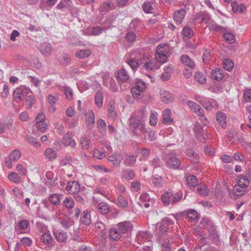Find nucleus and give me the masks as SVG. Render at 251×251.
Returning <instances> with one entry per match:
<instances>
[{"label":"nucleus","instance_id":"nucleus-60","mask_svg":"<svg viewBox=\"0 0 251 251\" xmlns=\"http://www.w3.org/2000/svg\"><path fill=\"white\" fill-rule=\"evenodd\" d=\"M187 104L189 107L195 113L197 112L201 108V107L198 104L194 102L193 101H188Z\"/></svg>","mask_w":251,"mask_h":251},{"label":"nucleus","instance_id":"nucleus-41","mask_svg":"<svg viewBox=\"0 0 251 251\" xmlns=\"http://www.w3.org/2000/svg\"><path fill=\"white\" fill-rule=\"evenodd\" d=\"M195 80L199 83L204 84L206 83V78L205 75L200 72H197L195 74Z\"/></svg>","mask_w":251,"mask_h":251},{"label":"nucleus","instance_id":"nucleus-52","mask_svg":"<svg viewBox=\"0 0 251 251\" xmlns=\"http://www.w3.org/2000/svg\"><path fill=\"white\" fill-rule=\"evenodd\" d=\"M182 34L184 37L189 39L193 36L194 32L190 27L186 26L183 27Z\"/></svg>","mask_w":251,"mask_h":251},{"label":"nucleus","instance_id":"nucleus-15","mask_svg":"<svg viewBox=\"0 0 251 251\" xmlns=\"http://www.w3.org/2000/svg\"><path fill=\"white\" fill-rule=\"evenodd\" d=\"M117 76L118 80L122 82H128L130 80L128 73L124 69H120L117 72Z\"/></svg>","mask_w":251,"mask_h":251},{"label":"nucleus","instance_id":"nucleus-13","mask_svg":"<svg viewBox=\"0 0 251 251\" xmlns=\"http://www.w3.org/2000/svg\"><path fill=\"white\" fill-rule=\"evenodd\" d=\"M216 118L217 122L223 128L225 129L226 127V115L221 111H218L216 113Z\"/></svg>","mask_w":251,"mask_h":251},{"label":"nucleus","instance_id":"nucleus-35","mask_svg":"<svg viewBox=\"0 0 251 251\" xmlns=\"http://www.w3.org/2000/svg\"><path fill=\"white\" fill-rule=\"evenodd\" d=\"M187 155L193 163H197L199 161V157L197 154L192 149L187 150Z\"/></svg>","mask_w":251,"mask_h":251},{"label":"nucleus","instance_id":"nucleus-4","mask_svg":"<svg viewBox=\"0 0 251 251\" xmlns=\"http://www.w3.org/2000/svg\"><path fill=\"white\" fill-rule=\"evenodd\" d=\"M30 92V89L25 87H20L16 88L13 93L14 100L17 102L23 100Z\"/></svg>","mask_w":251,"mask_h":251},{"label":"nucleus","instance_id":"nucleus-58","mask_svg":"<svg viewBox=\"0 0 251 251\" xmlns=\"http://www.w3.org/2000/svg\"><path fill=\"white\" fill-rule=\"evenodd\" d=\"M223 38L226 42L229 43L233 42L235 40V36L230 32L225 33L223 35Z\"/></svg>","mask_w":251,"mask_h":251},{"label":"nucleus","instance_id":"nucleus-59","mask_svg":"<svg viewBox=\"0 0 251 251\" xmlns=\"http://www.w3.org/2000/svg\"><path fill=\"white\" fill-rule=\"evenodd\" d=\"M64 206L67 209H71L74 206V201L71 198H66L63 201Z\"/></svg>","mask_w":251,"mask_h":251},{"label":"nucleus","instance_id":"nucleus-5","mask_svg":"<svg viewBox=\"0 0 251 251\" xmlns=\"http://www.w3.org/2000/svg\"><path fill=\"white\" fill-rule=\"evenodd\" d=\"M66 190L71 194L75 195L80 191L79 184L76 181H69L66 186Z\"/></svg>","mask_w":251,"mask_h":251},{"label":"nucleus","instance_id":"nucleus-8","mask_svg":"<svg viewBox=\"0 0 251 251\" xmlns=\"http://www.w3.org/2000/svg\"><path fill=\"white\" fill-rule=\"evenodd\" d=\"M186 12L184 9H180L176 10L174 14L173 18L176 24H180L183 21L186 15Z\"/></svg>","mask_w":251,"mask_h":251},{"label":"nucleus","instance_id":"nucleus-64","mask_svg":"<svg viewBox=\"0 0 251 251\" xmlns=\"http://www.w3.org/2000/svg\"><path fill=\"white\" fill-rule=\"evenodd\" d=\"M71 59L69 55L64 54L60 59V62L62 65L66 66L71 63Z\"/></svg>","mask_w":251,"mask_h":251},{"label":"nucleus","instance_id":"nucleus-56","mask_svg":"<svg viewBox=\"0 0 251 251\" xmlns=\"http://www.w3.org/2000/svg\"><path fill=\"white\" fill-rule=\"evenodd\" d=\"M223 67L225 70L230 71L233 69L234 63L230 59H225L223 61Z\"/></svg>","mask_w":251,"mask_h":251},{"label":"nucleus","instance_id":"nucleus-43","mask_svg":"<svg viewBox=\"0 0 251 251\" xmlns=\"http://www.w3.org/2000/svg\"><path fill=\"white\" fill-rule=\"evenodd\" d=\"M141 132L143 133L144 136L145 138V139H147L149 141H154L156 139L155 134L154 132L152 130L148 131L145 128V130Z\"/></svg>","mask_w":251,"mask_h":251},{"label":"nucleus","instance_id":"nucleus-18","mask_svg":"<svg viewBox=\"0 0 251 251\" xmlns=\"http://www.w3.org/2000/svg\"><path fill=\"white\" fill-rule=\"evenodd\" d=\"M168 167L172 169H178L180 166V160L175 157H170L167 160Z\"/></svg>","mask_w":251,"mask_h":251},{"label":"nucleus","instance_id":"nucleus-17","mask_svg":"<svg viewBox=\"0 0 251 251\" xmlns=\"http://www.w3.org/2000/svg\"><path fill=\"white\" fill-rule=\"evenodd\" d=\"M114 9V4L110 1H106L100 6L99 11L100 12L106 13L110 10Z\"/></svg>","mask_w":251,"mask_h":251},{"label":"nucleus","instance_id":"nucleus-26","mask_svg":"<svg viewBox=\"0 0 251 251\" xmlns=\"http://www.w3.org/2000/svg\"><path fill=\"white\" fill-rule=\"evenodd\" d=\"M208 29L211 31H214L218 32H223L226 30V27L219 25L214 22H211L209 24Z\"/></svg>","mask_w":251,"mask_h":251},{"label":"nucleus","instance_id":"nucleus-46","mask_svg":"<svg viewBox=\"0 0 251 251\" xmlns=\"http://www.w3.org/2000/svg\"><path fill=\"white\" fill-rule=\"evenodd\" d=\"M136 157L134 155H127L126 157L125 164L126 166H132L135 163Z\"/></svg>","mask_w":251,"mask_h":251},{"label":"nucleus","instance_id":"nucleus-31","mask_svg":"<svg viewBox=\"0 0 251 251\" xmlns=\"http://www.w3.org/2000/svg\"><path fill=\"white\" fill-rule=\"evenodd\" d=\"M103 95L101 91H98L95 97V103L100 108L103 105Z\"/></svg>","mask_w":251,"mask_h":251},{"label":"nucleus","instance_id":"nucleus-6","mask_svg":"<svg viewBox=\"0 0 251 251\" xmlns=\"http://www.w3.org/2000/svg\"><path fill=\"white\" fill-rule=\"evenodd\" d=\"M155 4V0H146L142 4V9L146 13H153Z\"/></svg>","mask_w":251,"mask_h":251},{"label":"nucleus","instance_id":"nucleus-48","mask_svg":"<svg viewBox=\"0 0 251 251\" xmlns=\"http://www.w3.org/2000/svg\"><path fill=\"white\" fill-rule=\"evenodd\" d=\"M35 101V98L33 95L28 96L25 99V106L27 109H31Z\"/></svg>","mask_w":251,"mask_h":251},{"label":"nucleus","instance_id":"nucleus-61","mask_svg":"<svg viewBox=\"0 0 251 251\" xmlns=\"http://www.w3.org/2000/svg\"><path fill=\"white\" fill-rule=\"evenodd\" d=\"M182 198V193H176L174 194H173V197H172V204H175L176 203L179 201L181 200Z\"/></svg>","mask_w":251,"mask_h":251},{"label":"nucleus","instance_id":"nucleus-39","mask_svg":"<svg viewBox=\"0 0 251 251\" xmlns=\"http://www.w3.org/2000/svg\"><path fill=\"white\" fill-rule=\"evenodd\" d=\"M41 239L46 245H49L52 243L53 238L49 231L45 232L41 236Z\"/></svg>","mask_w":251,"mask_h":251},{"label":"nucleus","instance_id":"nucleus-25","mask_svg":"<svg viewBox=\"0 0 251 251\" xmlns=\"http://www.w3.org/2000/svg\"><path fill=\"white\" fill-rule=\"evenodd\" d=\"M173 193L172 192H166L161 195L162 201L165 206H168L172 204V197Z\"/></svg>","mask_w":251,"mask_h":251},{"label":"nucleus","instance_id":"nucleus-42","mask_svg":"<svg viewBox=\"0 0 251 251\" xmlns=\"http://www.w3.org/2000/svg\"><path fill=\"white\" fill-rule=\"evenodd\" d=\"M158 113L154 110L151 111L149 124L151 126H155L158 122Z\"/></svg>","mask_w":251,"mask_h":251},{"label":"nucleus","instance_id":"nucleus-53","mask_svg":"<svg viewBox=\"0 0 251 251\" xmlns=\"http://www.w3.org/2000/svg\"><path fill=\"white\" fill-rule=\"evenodd\" d=\"M117 203L118 205L124 208L127 207L128 205L127 200L122 195H120L118 197Z\"/></svg>","mask_w":251,"mask_h":251},{"label":"nucleus","instance_id":"nucleus-9","mask_svg":"<svg viewBox=\"0 0 251 251\" xmlns=\"http://www.w3.org/2000/svg\"><path fill=\"white\" fill-rule=\"evenodd\" d=\"M168 229V227L165 225L157 224L154 231L155 235L160 239L167 234Z\"/></svg>","mask_w":251,"mask_h":251},{"label":"nucleus","instance_id":"nucleus-47","mask_svg":"<svg viewBox=\"0 0 251 251\" xmlns=\"http://www.w3.org/2000/svg\"><path fill=\"white\" fill-rule=\"evenodd\" d=\"M170 55L167 54H161L159 53H156L155 54V59L156 60L160 63H164L168 60V57Z\"/></svg>","mask_w":251,"mask_h":251},{"label":"nucleus","instance_id":"nucleus-57","mask_svg":"<svg viewBox=\"0 0 251 251\" xmlns=\"http://www.w3.org/2000/svg\"><path fill=\"white\" fill-rule=\"evenodd\" d=\"M16 170L18 172V174L21 176H25L27 175L26 168L21 164H18L16 165Z\"/></svg>","mask_w":251,"mask_h":251},{"label":"nucleus","instance_id":"nucleus-44","mask_svg":"<svg viewBox=\"0 0 251 251\" xmlns=\"http://www.w3.org/2000/svg\"><path fill=\"white\" fill-rule=\"evenodd\" d=\"M197 189L199 194L201 196H206L208 195V190L206 186L204 184H199Z\"/></svg>","mask_w":251,"mask_h":251},{"label":"nucleus","instance_id":"nucleus-27","mask_svg":"<svg viewBox=\"0 0 251 251\" xmlns=\"http://www.w3.org/2000/svg\"><path fill=\"white\" fill-rule=\"evenodd\" d=\"M44 154L46 158L50 161H52L57 157L56 151L51 148H48L46 149Z\"/></svg>","mask_w":251,"mask_h":251},{"label":"nucleus","instance_id":"nucleus-24","mask_svg":"<svg viewBox=\"0 0 251 251\" xmlns=\"http://www.w3.org/2000/svg\"><path fill=\"white\" fill-rule=\"evenodd\" d=\"M81 223L85 225H89L91 223L90 214L88 211H84L81 214L80 216Z\"/></svg>","mask_w":251,"mask_h":251},{"label":"nucleus","instance_id":"nucleus-19","mask_svg":"<svg viewBox=\"0 0 251 251\" xmlns=\"http://www.w3.org/2000/svg\"><path fill=\"white\" fill-rule=\"evenodd\" d=\"M203 107L208 110H211L213 108L218 107L217 101L214 99H205L201 104Z\"/></svg>","mask_w":251,"mask_h":251},{"label":"nucleus","instance_id":"nucleus-14","mask_svg":"<svg viewBox=\"0 0 251 251\" xmlns=\"http://www.w3.org/2000/svg\"><path fill=\"white\" fill-rule=\"evenodd\" d=\"M160 98L163 102L169 103L174 100V97L172 94L167 90H162L160 92Z\"/></svg>","mask_w":251,"mask_h":251},{"label":"nucleus","instance_id":"nucleus-23","mask_svg":"<svg viewBox=\"0 0 251 251\" xmlns=\"http://www.w3.org/2000/svg\"><path fill=\"white\" fill-rule=\"evenodd\" d=\"M98 211L102 215H107L109 212V206L105 202H100L97 205Z\"/></svg>","mask_w":251,"mask_h":251},{"label":"nucleus","instance_id":"nucleus-37","mask_svg":"<svg viewBox=\"0 0 251 251\" xmlns=\"http://www.w3.org/2000/svg\"><path fill=\"white\" fill-rule=\"evenodd\" d=\"M109 236L110 240L117 241L121 238V233L117 229L114 228L109 230Z\"/></svg>","mask_w":251,"mask_h":251},{"label":"nucleus","instance_id":"nucleus-21","mask_svg":"<svg viewBox=\"0 0 251 251\" xmlns=\"http://www.w3.org/2000/svg\"><path fill=\"white\" fill-rule=\"evenodd\" d=\"M39 50L42 54L46 55H50L52 51L50 45L46 42H44L40 45Z\"/></svg>","mask_w":251,"mask_h":251},{"label":"nucleus","instance_id":"nucleus-11","mask_svg":"<svg viewBox=\"0 0 251 251\" xmlns=\"http://www.w3.org/2000/svg\"><path fill=\"white\" fill-rule=\"evenodd\" d=\"M117 226L121 233H125L131 230L133 228L132 224L128 221H124L117 224Z\"/></svg>","mask_w":251,"mask_h":251},{"label":"nucleus","instance_id":"nucleus-50","mask_svg":"<svg viewBox=\"0 0 251 251\" xmlns=\"http://www.w3.org/2000/svg\"><path fill=\"white\" fill-rule=\"evenodd\" d=\"M187 217L192 222L198 219V215L197 212L194 209H189L187 213Z\"/></svg>","mask_w":251,"mask_h":251},{"label":"nucleus","instance_id":"nucleus-2","mask_svg":"<svg viewBox=\"0 0 251 251\" xmlns=\"http://www.w3.org/2000/svg\"><path fill=\"white\" fill-rule=\"evenodd\" d=\"M127 63L133 71H136L139 66L148 71L158 68V66L151 61V56L148 54H144L140 61L135 59H130L127 61Z\"/></svg>","mask_w":251,"mask_h":251},{"label":"nucleus","instance_id":"nucleus-12","mask_svg":"<svg viewBox=\"0 0 251 251\" xmlns=\"http://www.w3.org/2000/svg\"><path fill=\"white\" fill-rule=\"evenodd\" d=\"M172 111L170 109H165L162 114V123L166 125H172L174 123V120L171 118Z\"/></svg>","mask_w":251,"mask_h":251},{"label":"nucleus","instance_id":"nucleus-10","mask_svg":"<svg viewBox=\"0 0 251 251\" xmlns=\"http://www.w3.org/2000/svg\"><path fill=\"white\" fill-rule=\"evenodd\" d=\"M72 133L70 132H68L64 136L62 140V144L65 146H71L73 148H75L76 146V143L74 139H72Z\"/></svg>","mask_w":251,"mask_h":251},{"label":"nucleus","instance_id":"nucleus-32","mask_svg":"<svg viewBox=\"0 0 251 251\" xmlns=\"http://www.w3.org/2000/svg\"><path fill=\"white\" fill-rule=\"evenodd\" d=\"M54 235L58 242H63L67 240V236L66 232L61 230L54 232Z\"/></svg>","mask_w":251,"mask_h":251},{"label":"nucleus","instance_id":"nucleus-28","mask_svg":"<svg viewBox=\"0 0 251 251\" xmlns=\"http://www.w3.org/2000/svg\"><path fill=\"white\" fill-rule=\"evenodd\" d=\"M211 77L213 79L217 81L221 80L224 77L223 71L220 69H216L212 71Z\"/></svg>","mask_w":251,"mask_h":251},{"label":"nucleus","instance_id":"nucleus-54","mask_svg":"<svg viewBox=\"0 0 251 251\" xmlns=\"http://www.w3.org/2000/svg\"><path fill=\"white\" fill-rule=\"evenodd\" d=\"M60 223L64 228L67 229L74 224V221L71 219L66 218L61 220Z\"/></svg>","mask_w":251,"mask_h":251},{"label":"nucleus","instance_id":"nucleus-63","mask_svg":"<svg viewBox=\"0 0 251 251\" xmlns=\"http://www.w3.org/2000/svg\"><path fill=\"white\" fill-rule=\"evenodd\" d=\"M243 97L247 102L251 101V89L246 88L243 92Z\"/></svg>","mask_w":251,"mask_h":251},{"label":"nucleus","instance_id":"nucleus-45","mask_svg":"<svg viewBox=\"0 0 251 251\" xmlns=\"http://www.w3.org/2000/svg\"><path fill=\"white\" fill-rule=\"evenodd\" d=\"M152 182L155 186L160 187L163 185V178L158 175H154L152 180Z\"/></svg>","mask_w":251,"mask_h":251},{"label":"nucleus","instance_id":"nucleus-30","mask_svg":"<svg viewBox=\"0 0 251 251\" xmlns=\"http://www.w3.org/2000/svg\"><path fill=\"white\" fill-rule=\"evenodd\" d=\"M95 123V115L92 110H89L86 115V124L87 126H92Z\"/></svg>","mask_w":251,"mask_h":251},{"label":"nucleus","instance_id":"nucleus-55","mask_svg":"<svg viewBox=\"0 0 251 251\" xmlns=\"http://www.w3.org/2000/svg\"><path fill=\"white\" fill-rule=\"evenodd\" d=\"M72 158L68 156H63L60 162L61 166H64L66 165H72Z\"/></svg>","mask_w":251,"mask_h":251},{"label":"nucleus","instance_id":"nucleus-22","mask_svg":"<svg viewBox=\"0 0 251 251\" xmlns=\"http://www.w3.org/2000/svg\"><path fill=\"white\" fill-rule=\"evenodd\" d=\"M251 182V180H250V179H249L245 173L238 176V184L240 186H242V187H248Z\"/></svg>","mask_w":251,"mask_h":251},{"label":"nucleus","instance_id":"nucleus-38","mask_svg":"<svg viewBox=\"0 0 251 251\" xmlns=\"http://www.w3.org/2000/svg\"><path fill=\"white\" fill-rule=\"evenodd\" d=\"M8 178L11 181L15 183H20L21 182L22 178L19 174L15 172H10L8 175Z\"/></svg>","mask_w":251,"mask_h":251},{"label":"nucleus","instance_id":"nucleus-1","mask_svg":"<svg viewBox=\"0 0 251 251\" xmlns=\"http://www.w3.org/2000/svg\"><path fill=\"white\" fill-rule=\"evenodd\" d=\"M147 115L146 107L143 106L139 111L134 112L129 117V126L135 135H140L137 130H140L141 132L145 130V119Z\"/></svg>","mask_w":251,"mask_h":251},{"label":"nucleus","instance_id":"nucleus-16","mask_svg":"<svg viewBox=\"0 0 251 251\" xmlns=\"http://www.w3.org/2000/svg\"><path fill=\"white\" fill-rule=\"evenodd\" d=\"M107 115L109 118L114 120L117 118V113L115 111V102L114 100H111L107 106Z\"/></svg>","mask_w":251,"mask_h":251},{"label":"nucleus","instance_id":"nucleus-40","mask_svg":"<svg viewBox=\"0 0 251 251\" xmlns=\"http://www.w3.org/2000/svg\"><path fill=\"white\" fill-rule=\"evenodd\" d=\"M186 182L189 187H195L197 185L198 179L194 175H190L186 178Z\"/></svg>","mask_w":251,"mask_h":251},{"label":"nucleus","instance_id":"nucleus-33","mask_svg":"<svg viewBox=\"0 0 251 251\" xmlns=\"http://www.w3.org/2000/svg\"><path fill=\"white\" fill-rule=\"evenodd\" d=\"M91 54V51L89 50H81L77 51L75 53L76 57L79 59L86 58Z\"/></svg>","mask_w":251,"mask_h":251},{"label":"nucleus","instance_id":"nucleus-29","mask_svg":"<svg viewBox=\"0 0 251 251\" xmlns=\"http://www.w3.org/2000/svg\"><path fill=\"white\" fill-rule=\"evenodd\" d=\"M135 177L134 172L131 169L125 170L122 172V178L127 180L132 179Z\"/></svg>","mask_w":251,"mask_h":251},{"label":"nucleus","instance_id":"nucleus-3","mask_svg":"<svg viewBox=\"0 0 251 251\" xmlns=\"http://www.w3.org/2000/svg\"><path fill=\"white\" fill-rule=\"evenodd\" d=\"M21 156V151L18 149H15L12 151L8 157L5 159V166L9 169L13 167V162H17Z\"/></svg>","mask_w":251,"mask_h":251},{"label":"nucleus","instance_id":"nucleus-51","mask_svg":"<svg viewBox=\"0 0 251 251\" xmlns=\"http://www.w3.org/2000/svg\"><path fill=\"white\" fill-rule=\"evenodd\" d=\"M49 200L53 205H58L60 202V198L56 194H51L49 197Z\"/></svg>","mask_w":251,"mask_h":251},{"label":"nucleus","instance_id":"nucleus-34","mask_svg":"<svg viewBox=\"0 0 251 251\" xmlns=\"http://www.w3.org/2000/svg\"><path fill=\"white\" fill-rule=\"evenodd\" d=\"M245 187L240 186L239 184L235 185L233 187V191L234 196L240 198L245 195V190L243 189Z\"/></svg>","mask_w":251,"mask_h":251},{"label":"nucleus","instance_id":"nucleus-49","mask_svg":"<svg viewBox=\"0 0 251 251\" xmlns=\"http://www.w3.org/2000/svg\"><path fill=\"white\" fill-rule=\"evenodd\" d=\"M146 84L145 82L142 80H137L135 84V86L133 87L136 90L143 92H144L146 88Z\"/></svg>","mask_w":251,"mask_h":251},{"label":"nucleus","instance_id":"nucleus-20","mask_svg":"<svg viewBox=\"0 0 251 251\" xmlns=\"http://www.w3.org/2000/svg\"><path fill=\"white\" fill-rule=\"evenodd\" d=\"M182 63L191 69L194 68L195 64L191 58L186 54H183L180 57Z\"/></svg>","mask_w":251,"mask_h":251},{"label":"nucleus","instance_id":"nucleus-62","mask_svg":"<svg viewBox=\"0 0 251 251\" xmlns=\"http://www.w3.org/2000/svg\"><path fill=\"white\" fill-rule=\"evenodd\" d=\"M26 140L28 143L31 144L36 148H38L40 146V144L37 140L31 136H27Z\"/></svg>","mask_w":251,"mask_h":251},{"label":"nucleus","instance_id":"nucleus-7","mask_svg":"<svg viewBox=\"0 0 251 251\" xmlns=\"http://www.w3.org/2000/svg\"><path fill=\"white\" fill-rule=\"evenodd\" d=\"M123 159V155L119 152H115L113 154L109 156L107 158L108 161L116 167L120 166Z\"/></svg>","mask_w":251,"mask_h":251},{"label":"nucleus","instance_id":"nucleus-36","mask_svg":"<svg viewBox=\"0 0 251 251\" xmlns=\"http://www.w3.org/2000/svg\"><path fill=\"white\" fill-rule=\"evenodd\" d=\"M169 51L170 48L169 46L165 44L159 45L156 48V53L170 55Z\"/></svg>","mask_w":251,"mask_h":251}]
</instances>
